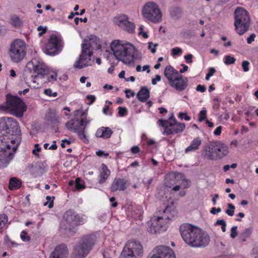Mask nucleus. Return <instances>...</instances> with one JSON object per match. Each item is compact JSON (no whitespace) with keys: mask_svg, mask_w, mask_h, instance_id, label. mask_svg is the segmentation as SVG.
Returning a JSON list of instances; mask_svg holds the SVG:
<instances>
[{"mask_svg":"<svg viewBox=\"0 0 258 258\" xmlns=\"http://www.w3.org/2000/svg\"><path fill=\"white\" fill-rule=\"evenodd\" d=\"M202 141L199 138L194 139L190 143V144L185 149V153L196 151L199 149Z\"/></svg>","mask_w":258,"mask_h":258,"instance_id":"29","label":"nucleus"},{"mask_svg":"<svg viewBox=\"0 0 258 258\" xmlns=\"http://www.w3.org/2000/svg\"><path fill=\"white\" fill-rule=\"evenodd\" d=\"M112 133L110 127L102 126L97 130L95 136L97 138H102L107 139L111 137Z\"/></svg>","mask_w":258,"mask_h":258,"instance_id":"26","label":"nucleus"},{"mask_svg":"<svg viewBox=\"0 0 258 258\" xmlns=\"http://www.w3.org/2000/svg\"><path fill=\"white\" fill-rule=\"evenodd\" d=\"M116 25L128 33H133L135 32V24L128 21V18L125 15H121L115 18Z\"/></svg>","mask_w":258,"mask_h":258,"instance_id":"17","label":"nucleus"},{"mask_svg":"<svg viewBox=\"0 0 258 258\" xmlns=\"http://www.w3.org/2000/svg\"><path fill=\"white\" fill-rule=\"evenodd\" d=\"M154 252L157 254L159 258H175L173 251L168 246H156L154 248Z\"/></svg>","mask_w":258,"mask_h":258,"instance_id":"18","label":"nucleus"},{"mask_svg":"<svg viewBox=\"0 0 258 258\" xmlns=\"http://www.w3.org/2000/svg\"><path fill=\"white\" fill-rule=\"evenodd\" d=\"M10 117H4L0 118V143H11L13 138H10L8 136V130L9 128V120Z\"/></svg>","mask_w":258,"mask_h":258,"instance_id":"16","label":"nucleus"},{"mask_svg":"<svg viewBox=\"0 0 258 258\" xmlns=\"http://www.w3.org/2000/svg\"><path fill=\"white\" fill-rule=\"evenodd\" d=\"M143 246L139 241H128L124 246L120 258H141Z\"/></svg>","mask_w":258,"mask_h":258,"instance_id":"10","label":"nucleus"},{"mask_svg":"<svg viewBox=\"0 0 258 258\" xmlns=\"http://www.w3.org/2000/svg\"><path fill=\"white\" fill-rule=\"evenodd\" d=\"M12 25L15 27H19L22 25L21 19L17 16H13L12 18Z\"/></svg>","mask_w":258,"mask_h":258,"instance_id":"39","label":"nucleus"},{"mask_svg":"<svg viewBox=\"0 0 258 258\" xmlns=\"http://www.w3.org/2000/svg\"><path fill=\"white\" fill-rule=\"evenodd\" d=\"M181 11L179 8H174L170 11V15L172 18H176L179 17Z\"/></svg>","mask_w":258,"mask_h":258,"instance_id":"42","label":"nucleus"},{"mask_svg":"<svg viewBox=\"0 0 258 258\" xmlns=\"http://www.w3.org/2000/svg\"><path fill=\"white\" fill-rule=\"evenodd\" d=\"M118 115L120 116H125L127 113V109L125 107H122L121 106L118 107Z\"/></svg>","mask_w":258,"mask_h":258,"instance_id":"51","label":"nucleus"},{"mask_svg":"<svg viewBox=\"0 0 258 258\" xmlns=\"http://www.w3.org/2000/svg\"><path fill=\"white\" fill-rule=\"evenodd\" d=\"M179 229L184 241L192 247H205L210 242L209 235L197 226L183 223L179 226Z\"/></svg>","mask_w":258,"mask_h":258,"instance_id":"1","label":"nucleus"},{"mask_svg":"<svg viewBox=\"0 0 258 258\" xmlns=\"http://www.w3.org/2000/svg\"><path fill=\"white\" fill-rule=\"evenodd\" d=\"M68 255V250L67 246L64 244H60L55 248L49 258H67Z\"/></svg>","mask_w":258,"mask_h":258,"instance_id":"23","label":"nucleus"},{"mask_svg":"<svg viewBox=\"0 0 258 258\" xmlns=\"http://www.w3.org/2000/svg\"><path fill=\"white\" fill-rule=\"evenodd\" d=\"M62 42L55 35H52L46 45V53L50 55H54L58 53L62 49Z\"/></svg>","mask_w":258,"mask_h":258,"instance_id":"15","label":"nucleus"},{"mask_svg":"<svg viewBox=\"0 0 258 258\" xmlns=\"http://www.w3.org/2000/svg\"><path fill=\"white\" fill-rule=\"evenodd\" d=\"M103 113L105 115H110L112 114V112L109 111V106L108 105H105L103 108Z\"/></svg>","mask_w":258,"mask_h":258,"instance_id":"58","label":"nucleus"},{"mask_svg":"<svg viewBox=\"0 0 258 258\" xmlns=\"http://www.w3.org/2000/svg\"><path fill=\"white\" fill-rule=\"evenodd\" d=\"M26 54V44L23 40L17 39L11 43L9 55L13 62H20L24 58Z\"/></svg>","mask_w":258,"mask_h":258,"instance_id":"7","label":"nucleus"},{"mask_svg":"<svg viewBox=\"0 0 258 258\" xmlns=\"http://www.w3.org/2000/svg\"><path fill=\"white\" fill-rule=\"evenodd\" d=\"M20 237L24 242H28L30 240V237L28 235V233L24 230L21 232Z\"/></svg>","mask_w":258,"mask_h":258,"instance_id":"46","label":"nucleus"},{"mask_svg":"<svg viewBox=\"0 0 258 258\" xmlns=\"http://www.w3.org/2000/svg\"><path fill=\"white\" fill-rule=\"evenodd\" d=\"M75 186L78 190L84 189L85 187L84 182L82 181L79 178H77L75 180Z\"/></svg>","mask_w":258,"mask_h":258,"instance_id":"43","label":"nucleus"},{"mask_svg":"<svg viewBox=\"0 0 258 258\" xmlns=\"http://www.w3.org/2000/svg\"><path fill=\"white\" fill-rule=\"evenodd\" d=\"M164 75L167 79L169 84H171L179 76L178 72L171 66H167L164 72Z\"/></svg>","mask_w":258,"mask_h":258,"instance_id":"25","label":"nucleus"},{"mask_svg":"<svg viewBox=\"0 0 258 258\" xmlns=\"http://www.w3.org/2000/svg\"><path fill=\"white\" fill-rule=\"evenodd\" d=\"M110 171L108 169L107 166L104 164H102L101 166L100 173L99 176V179L98 182L100 184H102L108 178L110 175Z\"/></svg>","mask_w":258,"mask_h":258,"instance_id":"28","label":"nucleus"},{"mask_svg":"<svg viewBox=\"0 0 258 258\" xmlns=\"http://www.w3.org/2000/svg\"><path fill=\"white\" fill-rule=\"evenodd\" d=\"M208 158L214 160L226 156L229 153L228 147L220 142L211 143L209 147Z\"/></svg>","mask_w":258,"mask_h":258,"instance_id":"12","label":"nucleus"},{"mask_svg":"<svg viewBox=\"0 0 258 258\" xmlns=\"http://www.w3.org/2000/svg\"><path fill=\"white\" fill-rule=\"evenodd\" d=\"M74 132L77 133L79 138L84 143H88L89 140L86 135L85 132V127L82 130H80V127L76 128L74 130Z\"/></svg>","mask_w":258,"mask_h":258,"instance_id":"32","label":"nucleus"},{"mask_svg":"<svg viewBox=\"0 0 258 258\" xmlns=\"http://www.w3.org/2000/svg\"><path fill=\"white\" fill-rule=\"evenodd\" d=\"M37 30L40 32L38 34V35L41 36L43 34L45 33L46 32V27H43L41 26H39L37 27Z\"/></svg>","mask_w":258,"mask_h":258,"instance_id":"56","label":"nucleus"},{"mask_svg":"<svg viewBox=\"0 0 258 258\" xmlns=\"http://www.w3.org/2000/svg\"><path fill=\"white\" fill-rule=\"evenodd\" d=\"M206 88L205 86L199 85L197 86L196 90L198 92H200L201 93H203L205 92Z\"/></svg>","mask_w":258,"mask_h":258,"instance_id":"62","label":"nucleus"},{"mask_svg":"<svg viewBox=\"0 0 258 258\" xmlns=\"http://www.w3.org/2000/svg\"><path fill=\"white\" fill-rule=\"evenodd\" d=\"M0 109L10 112L17 117H21L23 116L26 106L18 96L7 95L6 102L0 105Z\"/></svg>","mask_w":258,"mask_h":258,"instance_id":"4","label":"nucleus"},{"mask_svg":"<svg viewBox=\"0 0 258 258\" xmlns=\"http://www.w3.org/2000/svg\"><path fill=\"white\" fill-rule=\"evenodd\" d=\"M235 31L239 35H243L245 32H246L249 27V22H239L236 23L234 22V23Z\"/></svg>","mask_w":258,"mask_h":258,"instance_id":"27","label":"nucleus"},{"mask_svg":"<svg viewBox=\"0 0 258 258\" xmlns=\"http://www.w3.org/2000/svg\"><path fill=\"white\" fill-rule=\"evenodd\" d=\"M153 181V178L152 177L150 178L147 181L143 180V182L144 183L145 186L147 188V189H149L150 184L152 183Z\"/></svg>","mask_w":258,"mask_h":258,"instance_id":"61","label":"nucleus"},{"mask_svg":"<svg viewBox=\"0 0 258 258\" xmlns=\"http://www.w3.org/2000/svg\"><path fill=\"white\" fill-rule=\"evenodd\" d=\"M41 150V148L39 146L38 144H35V149L33 150L32 153L36 156H38V153Z\"/></svg>","mask_w":258,"mask_h":258,"instance_id":"59","label":"nucleus"},{"mask_svg":"<svg viewBox=\"0 0 258 258\" xmlns=\"http://www.w3.org/2000/svg\"><path fill=\"white\" fill-rule=\"evenodd\" d=\"M75 119H72L67 121L66 123V128L70 130L73 131L74 132V130L76 128H78L79 126L78 125H75Z\"/></svg>","mask_w":258,"mask_h":258,"instance_id":"38","label":"nucleus"},{"mask_svg":"<svg viewBox=\"0 0 258 258\" xmlns=\"http://www.w3.org/2000/svg\"><path fill=\"white\" fill-rule=\"evenodd\" d=\"M176 213L174 209H172L171 207H166V208L163 210L162 216L161 217H165L168 216H172V219L176 215Z\"/></svg>","mask_w":258,"mask_h":258,"instance_id":"35","label":"nucleus"},{"mask_svg":"<svg viewBox=\"0 0 258 258\" xmlns=\"http://www.w3.org/2000/svg\"><path fill=\"white\" fill-rule=\"evenodd\" d=\"M76 121L78 122V124H79L81 126H84V127H85L86 125L89 122V121H88L83 118H82L80 120L77 119Z\"/></svg>","mask_w":258,"mask_h":258,"instance_id":"55","label":"nucleus"},{"mask_svg":"<svg viewBox=\"0 0 258 258\" xmlns=\"http://www.w3.org/2000/svg\"><path fill=\"white\" fill-rule=\"evenodd\" d=\"M56 76L57 75L55 72L47 69V72L45 73L44 77L42 79H46V81L49 82H53L56 80Z\"/></svg>","mask_w":258,"mask_h":258,"instance_id":"31","label":"nucleus"},{"mask_svg":"<svg viewBox=\"0 0 258 258\" xmlns=\"http://www.w3.org/2000/svg\"><path fill=\"white\" fill-rule=\"evenodd\" d=\"M184 59H185V61L187 63H191L192 62V58L193 57V55L191 54H188L184 56Z\"/></svg>","mask_w":258,"mask_h":258,"instance_id":"57","label":"nucleus"},{"mask_svg":"<svg viewBox=\"0 0 258 258\" xmlns=\"http://www.w3.org/2000/svg\"><path fill=\"white\" fill-rule=\"evenodd\" d=\"M165 185L169 187H170L171 185L175 183L176 177L174 175H167L165 179Z\"/></svg>","mask_w":258,"mask_h":258,"instance_id":"36","label":"nucleus"},{"mask_svg":"<svg viewBox=\"0 0 258 258\" xmlns=\"http://www.w3.org/2000/svg\"><path fill=\"white\" fill-rule=\"evenodd\" d=\"M249 62L247 60L243 61L242 62V67L244 72H246L249 71Z\"/></svg>","mask_w":258,"mask_h":258,"instance_id":"53","label":"nucleus"},{"mask_svg":"<svg viewBox=\"0 0 258 258\" xmlns=\"http://www.w3.org/2000/svg\"><path fill=\"white\" fill-rule=\"evenodd\" d=\"M84 41L85 43H82L81 46L89 45L88 49L92 50V51L94 49H100L101 48L100 39L94 35L87 36Z\"/></svg>","mask_w":258,"mask_h":258,"instance_id":"19","label":"nucleus"},{"mask_svg":"<svg viewBox=\"0 0 258 258\" xmlns=\"http://www.w3.org/2000/svg\"><path fill=\"white\" fill-rule=\"evenodd\" d=\"M206 113L207 111L205 108H203V109L200 111L199 118L198 119V120L200 122H202L204 119L206 118Z\"/></svg>","mask_w":258,"mask_h":258,"instance_id":"49","label":"nucleus"},{"mask_svg":"<svg viewBox=\"0 0 258 258\" xmlns=\"http://www.w3.org/2000/svg\"><path fill=\"white\" fill-rule=\"evenodd\" d=\"M74 116L78 117L79 116H84L85 115L84 112H83L82 109H77L74 111Z\"/></svg>","mask_w":258,"mask_h":258,"instance_id":"54","label":"nucleus"},{"mask_svg":"<svg viewBox=\"0 0 258 258\" xmlns=\"http://www.w3.org/2000/svg\"><path fill=\"white\" fill-rule=\"evenodd\" d=\"M252 229L250 228L245 229L244 231L240 234V238L241 240L243 242L245 241L247 238L250 237L252 233Z\"/></svg>","mask_w":258,"mask_h":258,"instance_id":"34","label":"nucleus"},{"mask_svg":"<svg viewBox=\"0 0 258 258\" xmlns=\"http://www.w3.org/2000/svg\"><path fill=\"white\" fill-rule=\"evenodd\" d=\"M88 46H81V53L79 56V59L75 62L74 68L80 69L90 65L91 57L93 54V52L92 50L88 49Z\"/></svg>","mask_w":258,"mask_h":258,"instance_id":"14","label":"nucleus"},{"mask_svg":"<svg viewBox=\"0 0 258 258\" xmlns=\"http://www.w3.org/2000/svg\"><path fill=\"white\" fill-rule=\"evenodd\" d=\"M237 226H233L230 230V237L232 238H235L237 236Z\"/></svg>","mask_w":258,"mask_h":258,"instance_id":"47","label":"nucleus"},{"mask_svg":"<svg viewBox=\"0 0 258 258\" xmlns=\"http://www.w3.org/2000/svg\"><path fill=\"white\" fill-rule=\"evenodd\" d=\"M95 239L92 235L83 237L74 247L71 258H85L92 249Z\"/></svg>","mask_w":258,"mask_h":258,"instance_id":"6","label":"nucleus"},{"mask_svg":"<svg viewBox=\"0 0 258 258\" xmlns=\"http://www.w3.org/2000/svg\"><path fill=\"white\" fill-rule=\"evenodd\" d=\"M142 14L144 18L154 23L162 20V13L158 6L154 2H148L144 6Z\"/></svg>","mask_w":258,"mask_h":258,"instance_id":"11","label":"nucleus"},{"mask_svg":"<svg viewBox=\"0 0 258 258\" xmlns=\"http://www.w3.org/2000/svg\"><path fill=\"white\" fill-rule=\"evenodd\" d=\"M9 120V126L12 128V135H9V137L13 138L14 140L19 139L21 142V131L18 122L13 118H8Z\"/></svg>","mask_w":258,"mask_h":258,"instance_id":"24","label":"nucleus"},{"mask_svg":"<svg viewBox=\"0 0 258 258\" xmlns=\"http://www.w3.org/2000/svg\"><path fill=\"white\" fill-rule=\"evenodd\" d=\"M21 186V182L16 177L11 178L9 182V188L11 190H16Z\"/></svg>","mask_w":258,"mask_h":258,"instance_id":"33","label":"nucleus"},{"mask_svg":"<svg viewBox=\"0 0 258 258\" xmlns=\"http://www.w3.org/2000/svg\"><path fill=\"white\" fill-rule=\"evenodd\" d=\"M124 92L126 95V97L127 98H130L131 96H134L135 95V93L134 92H132L129 89H126L124 91Z\"/></svg>","mask_w":258,"mask_h":258,"instance_id":"64","label":"nucleus"},{"mask_svg":"<svg viewBox=\"0 0 258 258\" xmlns=\"http://www.w3.org/2000/svg\"><path fill=\"white\" fill-rule=\"evenodd\" d=\"M254 107H251L246 110L245 113L246 116L247 117L246 120H251L252 117H254V112L253 111Z\"/></svg>","mask_w":258,"mask_h":258,"instance_id":"40","label":"nucleus"},{"mask_svg":"<svg viewBox=\"0 0 258 258\" xmlns=\"http://www.w3.org/2000/svg\"><path fill=\"white\" fill-rule=\"evenodd\" d=\"M131 151L133 154H137L140 151V149L138 146H133L131 149Z\"/></svg>","mask_w":258,"mask_h":258,"instance_id":"63","label":"nucleus"},{"mask_svg":"<svg viewBox=\"0 0 258 258\" xmlns=\"http://www.w3.org/2000/svg\"><path fill=\"white\" fill-rule=\"evenodd\" d=\"M235 206L232 204H228V209L225 211V213L230 216H232L234 213Z\"/></svg>","mask_w":258,"mask_h":258,"instance_id":"44","label":"nucleus"},{"mask_svg":"<svg viewBox=\"0 0 258 258\" xmlns=\"http://www.w3.org/2000/svg\"><path fill=\"white\" fill-rule=\"evenodd\" d=\"M172 216L153 217L146 224L149 232L152 234L160 233L166 230L168 221L172 219Z\"/></svg>","mask_w":258,"mask_h":258,"instance_id":"9","label":"nucleus"},{"mask_svg":"<svg viewBox=\"0 0 258 258\" xmlns=\"http://www.w3.org/2000/svg\"><path fill=\"white\" fill-rule=\"evenodd\" d=\"M127 183L128 180L124 178H115L111 184V191H123L126 189Z\"/></svg>","mask_w":258,"mask_h":258,"instance_id":"22","label":"nucleus"},{"mask_svg":"<svg viewBox=\"0 0 258 258\" xmlns=\"http://www.w3.org/2000/svg\"><path fill=\"white\" fill-rule=\"evenodd\" d=\"M63 219L65 220L64 224L66 227L64 229L69 231H71L74 226L83 223V219L72 210H68L64 213Z\"/></svg>","mask_w":258,"mask_h":258,"instance_id":"13","label":"nucleus"},{"mask_svg":"<svg viewBox=\"0 0 258 258\" xmlns=\"http://www.w3.org/2000/svg\"><path fill=\"white\" fill-rule=\"evenodd\" d=\"M182 53V49L179 47H174L171 49V55L176 56Z\"/></svg>","mask_w":258,"mask_h":258,"instance_id":"48","label":"nucleus"},{"mask_svg":"<svg viewBox=\"0 0 258 258\" xmlns=\"http://www.w3.org/2000/svg\"><path fill=\"white\" fill-rule=\"evenodd\" d=\"M19 144L18 138L12 139L11 143H0V168H4L8 165Z\"/></svg>","mask_w":258,"mask_h":258,"instance_id":"5","label":"nucleus"},{"mask_svg":"<svg viewBox=\"0 0 258 258\" xmlns=\"http://www.w3.org/2000/svg\"><path fill=\"white\" fill-rule=\"evenodd\" d=\"M178 117L181 119H185L186 121L190 120L191 117L189 116L186 113L179 112L178 114Z\"/></svg>","mask_w":258,"mask_h":258,"instance_id":"52","label":"nucleus"},{"mask_svg":"<svg viewBox=\"0 0 258 258\" xmlns=\"http://www.w3.org/2000/svg\"><path fill=\"white\" fill-rule=\"evenodd\" d=\"M47 67L44 63L43 61L40 58H34L29 61L25 69L24 75L26 76V81H28L27 79V74L31 73V81L36 83L35 79H42L44 77L45 73L47 72Z\"/></svg>","mask_w":258,"mask_h":258,"instance_id":"3","label":"nucleus"},{"mask_svg":"<svg viewBox=\"0 0 258 258\" xmlns=\"http://www.w3.org/2000/svg\"><path fill=\"white\" fill-rule=\"evenodd\" d=\"M234 20L236 23L249 22L250 17L248 12L243 8H237L234 12Z\"/></svg>","mask_w":258,"mask_h":258,"instance_id":"21","label":"nucleus"},{"mask_svg":"<svg viewBox=\"0 0 258 258\" xmlns=\"http://www.w3.org/2000/svg\"><path fill=\"white\" fill-rule=\"evenodd\" d=\"M137 97L141 102L146 101L150 97L149 90L146 87H142L137 93Z\"/></svg>","mask_w":258,"mask_h":258,"instance_id":"30","label":"nucleus"},{"mask_svg":"<svg viewBox=\"0 0 258 258\" xmlns=\"http://www.w3.org/2000/svg\"><path fill=\"white\" fill-rule=\"evenodd\" d=\"M188 85L186 77L180 75L171 84L170 86L178 91H184Z\"/></svg>","mask_w":258,"mask_h":258,"instance_id":"20","label":"nucleus"},{"mask_svg":"<svg viewBox=\"0 0 258 258\" xmlns=\"http://www.w3.org/2000/svg\"><path fill=\"white\" fill-rule=\"evenodd\" d=\"M161 77L159 75H156L155 78L152 80V84L154 85H156L158 82L161 81Z\"/></svg>","mask_w":258,"mask_h":258,"instance_id":"60","label":"nucleus"},{"mask_svg":"<svg viewBox=\"0 0 258 258\" xmlns=\"http://www.w3.org/2000/svg\"><path fill=\"white\" fill-rule=\"evenodd\" d=\"M157 123L164 127L163 135L169 136L182 132L185 127L184 123L177 122L173 114L167 120L159 119Z\"/></svg>","mask_w":258,"mask_h":258,"instance_id":"8","label":"nucleus"},{"mask_svg":"<svg viewBox=\"0 0 258 258\" xmlns=\"http://www.w3.org/2000/svg\"><path fill=\"white\" fill-rule=\"evenodd\" d=\"M8 218L6 214L0 215V229H3L8 223Z\"/></svg>","mask_w":258,"mask_h":258,"instance_id":"37","label":"nucleus"},{"mask_svg":"<svg viewBox=\"0 0 258 258\" xmlns=\"http://www.w3.org/2000/svg\"><path fill=\"white\" fill-rule=\"evenodd\" d=\"M158 46V44H154L152 42H149L148 43V49L153 53L156 51V47Z\"/></svg>","mask_w":258,"mask_h":258,"instance_id":"50","label":"nucleus"},{"mask_svg":"<svg viewBox=\"0 0 258 258\" xmlns=\"http://www.w3.org/2000/svg\"><path fill=\"white\" fill-rule=\"evenodd\" d=\"M235 61L236 59L234 57L231 56L230 55L225 56V60L224 62L226 65L233 64L235 63Z\"/></svg>","mask_w":258,"mask_h":258,"instance_id":"41","label":"nucleus"},{"mask_svg":"<svg viewBox=\"0 0 258 258\" xmlns=\"http://www.w3.org/2000/svg\"><path fill=\"white\" fill-rule=\"evenodd\" d=\"M110 47L117 60L127 64L134 63L136 49L132 44L115 40L110 43Z\"/></svg>","mask_w":258,"mask_h":258,"instance_id":"2","label":"nucleus"},{"mask_svg":"<svg viewBox=\"0 0 258 258\" xmlns=\"http://www.w3.org/2000/svg\"><path fill=\"white\" fill-rule=\"evenodd\" d=\"M47 202L44 203V205L46 206L48 204V207L51 208L53 206V200L54 199V197H51L50 196H47L46 198Z\"/></svg>","mask_w":258,"mask_h":258,"instance_id":"45","label":"nucleus"}]
</instances>
